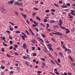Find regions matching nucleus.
Returning a JSON list of instances; mask_svg holds the SVG:
<instances>
[{
  "label": "nucleus",
  "mask_w": 75,
  "mask_h": 75,
  "mask_svg": "<svg viewBox=\"0 0 75 75\" xmlns=\"http://www.w3.org/2000/svg\"><path fill=\"white\" fill-rule=\"evenodd\" d=\"M65 33H66V34H68V33H70V30L67 28H66L65 29Z\"/></svg>",
  "instance_id": "obj_1"
},
{
  "label": "nucleus",
  "mask_w": 75,
  "mask_h": 75,
  "mask_svg": "<svg viewBox=\"0 0 75 75\" xmlns=\"http://www.w3.org/2000/svg\"><path fill=\"white\" fill-rule=\"evenodd\" d=\"M27 45H26V43H24L23 44V48L24 49H25Z\"/></svg>",
  "instance_id": "obj_2"
},
{
  "label": "nucleus",
  "mask_w": 75,
  "mask_h": 75,
  "mask_svg": "<svg viewBox=\"0 0 75 75\" xmlns=\"http://www.w3.org/2000/svg\"><path fill=\"white\" fill-rule=\"evenodd\" d=\"M21 37H22L23 40L25 41V36L22 35V34H21L20 35Z\"/></svg>",
  "instance_id": "obj_3"
},
{
  "label": "nucleus",
  "mask_w": 75,
  "mask_h": 75,
  "mask_svg": "<svg viewBox=\"0 0 75 75\" xmlns=\"http://www.w3.org/2000/svg\"><path fill=\"white\" fill-rule=\"evenodd\" d=\"M56 35H59V36H61V35H62L63 34L59 32H57V33Z\"/></svg>",
  "instance_id": "obj_4"
},
{
  "label": "nucleus",
  "mask_w": 75,
  "mask_h": 75,
  "mask_svg": "<svg viewBox=\"0 0 75 75\" xmlns=\"http://www.w3.org/2000/svg\"><path fill=\"white\" fill-rule=\"evenodd\" d=\"M56 23V21L54 20L50 21V23L51 24H52V23Z\"/></svg>",
  "instance_id": "obj_5"
},
{
  "label": "nucleus",
  "mask_w": 75,
  "mask_h": 75,
  "mask_svg": "<svg viewBox=\"0 0 75 75\" xmlns=\"http://www.w3.org/2000/svg\"><path fill=\"white\" fill-rule=\"evenodd\" d=\"M49 49L50 51H54V50H53V48H52V46H51L50 47H49Z\"/></svg>",
  "instance_id": "obj_6"
},
{
  "label": "nucleus",
  "mask_w": 75,
  "mask_h": 75,
  "mask_svg": "<svg viewBox=\"0 0 75 75\" xmlns=\"http://www.w3.org/2000/svg\"><path fill=\"white\" fill-rule=\"evenodd\" d=\"M15 4H16V5H17V6H20V3H19L18 2H16L15 3Z\"/></svg>",
  "instance_id": "obj_7"
},
{
  "label": "nucleus",
  "mask_w": 75,
  "mask_h": 75,
  "mask_svg": "<svg viewBox=\"0 0 75 75\" xmlns=\"http://www.w3.org/2000/svg\"><path fill=\"white\" fill-rule=\"evenodd\" d=\"M6 56L8 57H9V58H10V57H11V58H13V56H12L11 55H10L8 54H6Z\"/></svg>",
  "instance_id": "obj_8"
},
{
  "label": "nucleus",
  "mask_w": 75,
  "mask_h": 75,
  "mask_svg": "<svg viewBox=\"0 0 75 75\" xmlns=\"http://www.w3.org/2000/svg\"><path fill=\"white\" fill-rule=\"evenodd\" d=\"M29 30L30 31V32L31 33V34H32L33 35H34V34L33 32V31L31 30V28H29Z\"/></svg>",
  "instance_id": "obj_9"
},
{
  "label": "nucleus",
  "mask_w": 75,
  "mask_h": 75,
  "mask_svg": "<svg viewBox=\"0 0 75 75\" xmlns=\"http://www.w3.org/2000/svg\"><path fill=\"white\" fill-rule=\"evenodd\" d=\"M13 3H14V1H8V4H13Z\"/></svg>",
  "instance_id": "obj_10"
},
{
  "label": "nucleus",
  "mask_w": 75,
  "mask_h": 75,
  "mask_svg": "<svg viewBox=\"0 0 75 75\" xmlns=\"http://www.w3.org/2000/svg\"><path fill=\"white\" fill-rule=\"evenodd\" d=\"M67 51H68V54H71V51L69 49H68Z\"/></svg>",
  "instance_id": "obj_11"
},
{
  "label": "nucleus",
  "mask_w": 75,
  "mask_h": 75,
  "mask_svg": "<svg viewBox=\"0 0 75 75\" xmlns=\"http://www.w3.org/2000/svg\"><path fill=\"white\" fill-rule=\"evenodd\" d=\"M59 54L61 57H64V56L63 55V54L62 53L60 52L59 53Z\"/></svg>",
  "instance_id": "obj_12"
},
{
  "label": "nucleus",
  "mask_w": 75,
  "mask_h": 75,
  "mask_svg": "<svg viewBox=\"0 0 75 75\" xmlns=\"http://www.w3.org/2000/svg\"><path fill=\"white\" fill-rule=\"evenodd\" d=\"M69 18H73V16H72L71 15V14H69Z\"/></svg>",
  "instance_id": "obj_13"
},
{
  "label": "nucleus",
  "mask_w": 75,
  "mask_h": 75,
  "mask_svg": "<svg viewBox=\"0 0 75 75\" xmlns=\"http://www.w3.org/2000/svg\"><path fill=\"white\" fill-rule=\"evenodd\" d=\"M68 57H69V59H71V61L72 62H73V61H74V60H73V59H72L71 58V56H69Z\"/></svg>",
  "instance_id": "obj_14"
},
{
  "label": "nucleus",
  "mask_w": 75,
  "mask_h": 75,
  "mask_svg": "<svg viewBox=\"0 0 75 75\" xmlns=\"http://www.w3.org/2000/svg\"><path fill=\"white\" fill-rule=\"evenodd\" d=\"M22 15L23 16L24 18L25 19H26V18H27V15H23V14H22Z\"/></svg>",
  "instance_id": "obj_15"
},
{
  "label": "nucleus",
  "mask_w": 75,
  "mask_h": 75,
  "mask_svg": "<svg viewBox=\"0 0 75 75\" xmlns=\"http://www.w3.org/2000/svg\"><path fill=\"white\" fill-rule=\"evenodd\" d=\"M41 36L42 37H44V38H45V35L44 34H42V33L41 34Z\"/></svg>",
  "instance_id": "obj_16"
},
{
  "label": "nucleus",
  "mask_w": 75,
  "mask_h": 75,
  "mask_svg": "<svg viewBox=\"0 0 75 75\" xmlns=\"http://www.w3.org/2000/svg\"><path fill=\"white\" fill-rule=\"evenodd\" d=\"M52 40L54 42L56 43V40L55 39H54V38H52Z\"/></svg>",
  "instance_id": "obj_17"
},
{
  "label": "nucleus",
  "mask_w": 75,
  "mask_h": 75,
  "mask_svg": "<svg viewBox=\"0 0 75 75\" xmlns=\"http://www.w3.org/2000/svg\"><path fill=\"white\" fill-rule=\"evenodd\" d=\"M35 14H36V13L35 12L33 13L32 14L33 17H34L35 16Z\"/></svg>",
  "instance_id": "obj_18"
},
{
  "label": "nucleus",
  "mask_w": 75,
  "mask_h": 75,
  "mask_svg": "<svg viewBox=\"0 0 75 75\" xmlns=\"http://www.w3.org/2000/svg\"><path fill=\"white\" fill-rule=\"evenodd\" d=\"M36 18L37 19V20H38L39 21H41V19H40V17H37Z\"/></svg>",
  "instance_id": "obj_19"
},
{
  "label": "nucleus",
  "mask_w": 75,
  "mask_h": 75,
  "mask_svg": "<svg viewBox=\"0 0 75 75\" xmlns=\"http://www.w3.org/2000/svg\"><path fill=\"white\" fill-rule=\"evenodd\" d=\"M22 34L23 35H24V36H25V37H26V38H27V36H26V35H25V34H24V33L23 32H21Z\"/></svg>",
  "instance_id": "obj_20"
},
{
  "label": "nucleus",
  "mask_w": 75,
  "mask_h": 75,
  "mask_svg": "<svg viewBox=\"0 0 75 75\" xmlns=\"http://www.w3.org/2000/svg\"><path fill=\"white\" fill-rule=\"evenodd\" d=\"M9 37L10 40H13V38H12V36H11V35H9Z\"/></svg>",
  "instance_id": "obj_21"
},
{
  "label": "nucleus",
  "mask_w": 75,
  "mask_h": 75,
  "mask_svg": "<svg viewBox=\"0 0 75 75\" xmlns=\"http://www.w3.org/2000/svg\"><path fill=\"white\" fill-rule=\"evenodd\" d=\"M60 27H61V28H62L63 30H65V27H64L62 26H60Z\"/></svg>",
  "instance_id": "obj_22"
},
{
  "label": "nucleus",
  "mask_w": 75,
  "mask_h": 75,
  "mask_svg": "<svg viewBox=\"0 0 75 75\" xmlns=\"http://www.w3.org/2000/svg\"><path fill=\"white\" fill-rule=\"evenodd\" d=\"M33 9L34 10H36V11H37V10H38V9L37 8L35 7H33Z\"/></svg>",
  "instance_id": "obj_23"
},
{
  "label": "nucleus",
  "mask_w": 75,
  "mask_h": 75,
  "mask_svg": "<svg viewBox=\"0 0 75 75\" xmlns=\"http://www.w3.org/2000/svg\"><path fill=\"white\" fill-rule=\"evenodd\" d=\"M1 68L2 69H5V67L4 66H1Z\"/></svg>",
  "instance_id": "obj_24"
},
{
  "label": "nucleus",
  "mask_w": 75,
  "mask_h": 75,
  "mask_svg": "<svg viewBox=\"0 0 75 75\" xmlns=\"http://www.w3.org/2000/svg\"><path fill=\"white\" fill-rule=\"evenodd\" d=\"M62 23H59L58 24L59 25V26H60V27H61L62 26Z\"/></svg>",
  "instance_id": "obj_25"
},
{
  "label": "nucleus",
  "mask_w": 75,
  "mask_h": 75,
  "mask_svg": "<svg viewBox=\"0 0 75 75\" xmlns=\"http://www.w3.org/2000/svg\"><path fill=\"white\" fill-rule=\"evenodd\" d=\"M54 4L55 6H56V7H59V6H58V5L55 4V3H54Z\"/></svg>",
  "instance_id": "obj_26"
},
{
  "label": "nucleus",
  "mask_w": 75,
  "mask_h": 75,
  "mask_svg": "<svg viewBox=\"0 0 75 75\" xmlns=\"http://www.w3.org/2000/svg\"><path fill=\"white\" fill-rule=\"evenodd\" d=\"M31 41L32 42H33L34 44V42H35V41L34 40H32Z\"/></svg>",
  "instance_id": "obj_27"
},
{
  "label": "nucleus",
  "mask_w": 75,
  "mask_h": 75,
  "mask_svg": "<svg viewBox=\"0 0 75 75\" xmlns=\"http://www.w3.org/2000/svg\"><path fill=\"white\" fill-rule=\"evenodd\" d=\"M47 45L49 47H51V44H48Z\"/></svg>",
  "instance_id": "obj_28"
},
{
  "label": "nucleus",
  "mask_w": 75,
  "mask_h": 75,
  "mask_svg": "<svg viewBox=\"0 0 75 75\" xmlns=\"http://www.w3.org/2000/svg\"><path fill=\"white\" fill-rule=\"evenodd\" d=\"M61 7H62L63 8H66V7H67V6H64V5H63V6H61Z\"/></svg>",
  "instance_id": "obj_29"
},
{
  "label": "nucleus",
  "mask_w": 75,
  "mask_h": 75,
  "mask_svg": "<svg viewBox=\"0 0 75 75\" xmlns=\"http://www.w3.org/2000/svg\"><path fill=\"white\" fill-rule=\"evenodd\" d=\"M55 73L57 75H59V73L58 72L56 71L55 72Z\"/></svg>",
  "instance_id": "obj_30"
},
{
  "label": "nucleus",
  "mask_w": 75,
  "mask_h": 75,
  "mask_svg": "<svg viewBox=\"0 0 75 75\" xmlns=\"http://www.w3.org/2000/svg\"><path fill=\"white\" fill-rule=\"evenodd\" d=\"M33 55L34 57H35L37 56V54L36 53H33Z\"/></svg>",
  "instance_id": "obj_31"
},
{
  "label": "nucleus",
  "mask_w": 75,
  "mask_h": 75,
  "mask_svg": "<svg viewBox=\"0 0 75 75\" xmlns=\"http://www.w3.org/2000/svg\"><path fill=\"white\" fill-rule=\"evenodd\" d=\"M41 60H42V61H45V59L44 58H41Z\"/></svg>",
  "instance_id": "obj_32"
},
{
  "label": "nucleus",
  "mask_w": 75,
  "mask_h": 75,
  "mask_svg": "<svg viewBox=\"0 0 75 75\" xmlns=\"http://www.w3.org/2000/svg\"><path fill=\"white\" fill-rule=\"evenodd\" d=\"M43 22H44L45 23H46V22H47V20L46 19H45L43 20Z\"/></svg>",
  "instance_id": "obj_33"
},
{
  "label": "nucleus",
  "mask_w": 75,
  "mask_h": 75,
  "mask_svg": "<svg viewBox=\"0 0 75 75\" xmlns=\"http://www.w3.org/2000/svg\"><path fill=\"white\" fill-rule=\"evenodd\" d=\"M42 73V72L41 71H38L37 72L38 74H41Z\"/></svg>",
  "instance_id": "obj_34"
},
{
  "label": "nucleus",
  "mask_w": 75,
  "mask_h": 75,
  "mask_svg": "<svg viewBox=\"0 0 75 75\" xmlns=\"http://www.w3.org/2000/svg\"><path fill=\"white\" fill-rule=\"evenodd\" d=\"M57 61L59 63H61V61H60V59H57Z\"/></svg>",
  "instance_id": "obj_35"
},
{
  "label": "nucleus",
  "mask_w": 75,
  "mask_h": 75,
  "mask_svg": "<svg viewBox=\"0 0 75 75\" xmlns=\"http://www.w3.org/2000/svg\"><path fill=\"white\" fill-rule=\"evenodd\" d=\"M66 5L67 6H71V4H70V3H68L67 4H66Z\"/></svg>",
  "instance_id": "obj_36"
},
{
  "label": "nucleus",
  "mask_w": 75,
  "mask_h": 75,
  "mask_svg": "<svg viewBox=\"0 0 75 75\" xmlns=\"http://www.w3.org/2000/svg\"><path fill=\"white\" fill-rule=\"evenodd\" d=\"M16 33H20V32L19 30H16Z\"/></svg>",
  "instance_id": "obj_37"
},
{
  "label": "nucleus",
  "mask_w": 75,
  "mask_h": 75,
  "mask_svg": "<svg viewBox=\"0 0 75 75\" xmlns=\"http://www.w3.org/2000/svg\"><path fill=\"white\" fill-rule=\"evenodd\" d=\"M23 58L24 59H27V58L25 56H23Z\"/></svg>",
  "instance_id": "obj_38"
},
{
  "label": "nucleus",
  "mask_w": 75,
  "mask_h": 75,
  "mask_svg": "<svg viewBox=\"0 0 75 75\" xmlns=\"http://www.w3.org/2000/svg\"><path fill=\"white\" fill-rule=\"evenodd\" d=\"M55 62L56 63V64H57V65H59V66H60V64H59V63H58V62H57V61L56 60V61H55Z\"/></svg>",
  "instance_id": "obj_39"
},
{
  "label": "nucleus",
  "mask_w": 75,
  "mask_h": 75,
  "mask_svg": "<svg viewBox=\"0 0 75 75\" xmlns=\"http://www.w3.org/2000/svg\"><path fill=\"white\" fill-rule=\"evenodd\" d=\"M62 75H68V74L66 72L64 73V74L62 73Z\"/></svg>",
  "instance_id": "obj_40"
},
{
  "label": "nucleus",
  "mask_w": 75,
  "mask_h": 75,
  "mask_svg": "<svg viewBox=\"0 0 75 75\" xmlns=\"http://www.w3.org/2000/svg\"><path fill=\"white\" fill-rule=\"evenodd\" d=\"M51 11H52V12H55V10L54 9H52L51 10Z\"/></svg>",
  "instance_id": "obj_41"
},
{
  "label": "nucleus",
  "mask_w": 75,
  "mask_h": 75,
  "mask_svg": "<svg viewBox=\"0 0 75 75\" xmlns=\"http://www.w3.org/2000/svg\"><path fill=\"white\" fill-rule=\"evenodd\" d=\"M42 65H43V66H46V64H45V63L44 62L42 63Z\"/></svg>",
  "instance_id": "obj_42"
},
{
  "label": "nucleus",
  "mask_w": 75,
  "mask_h": 75,
  "mask_svg": "<svg viewBox=\"0 0 75 75\" xmlns=\"http://www.w3.org/2000/svg\"><path fill=\"white\" fill-rule=\"evenodd\" d=\"M49 12H50V10H45L46 13H49Z\"/></svg>",
  "instance_id": "obj_43"
},
{
  "label": "nucleus",
  "mask_w": 75,
  "mask_h": 75,
  "mask_svg": "<svg viewBox=\"0 0 75 75\" xmlns=\"http://www.w3.org/2000/svg\"><path fill=\"white\" fill-rule=\"evenodd\" d=\"M34 23L36 25V26H37V23H36V22H35V21H34Z\"/></svg>",
  "instance_id": "obj_44"
},
{
  "label": "nucleus",
  "mask_w": 75,
  "mask_h": 75,
  "mask_svg": "<svg viewBox=\"0 0 75 75\" xmlns=\"http://www.w3.org/2000/svg\"><path fill=\"white\" fill-rule=\"evenodd\" d=\"M35 30L36 31H37V32H38V31H39V30H38V28H35Z\"/></svg>",
  "instance_id": "obj_45"
},
{
  "label": "nucleus",
  "mask_w": 75,
  "mask_h": 75,
  "mask_svg": "<svg viewBox=\"0 0 75 75\" xmlns=\"http://www.w3.org/2000/svg\"><path fill=\"white\" fill-rule=\"evenodd\" d=\"M13 49V46H11L9 47V49L11 50Z\"/></svg>",
  "instance_id": "obj_46"
},
{
  "label": "nucleus",
  "mask_w": 75,
  "mask_h": 75,
  "mask_svg": "<svg viewBox=\"0 0 75 75\" xmlns=\"http://www.w3.org/2000/svg\"><path fill=\"white\" fill-rule=\"evenodd\" d=\"M14 28H15V29H17V28H18V27L17 26H15Z\"/></svg>",
  "instance_id": "obj_47"
},
{
  "label": "nucleus",
  "mask_w": 75,
  "mask_h": 75,
  "mask_svg": "<svg viewBox=\"0 0 75 75\" xmlns=\"http://www.w3.org/2000/svg\"><path fill=\"white\" fill-rule=\"evenodd\" d=\"M9 24H11L13 25H14V23H12V22H9Z\"/></svg>",
  "instance_id": "obj_48"
},
{
  "label": "nucleus",
  "mask_w": 75,
  "mask_h": 75,
  "mask_svg": "<svg viewBox=\"0 0 75 75\" xmlns=\"http://www.w3.org/2000/svg\"><path fill=\"white\" fill-rule=\"evenodd\" d=\"M1 51H2V52H4V50L3 48H2L1 49Z\"/></svg>",
  "instance_id": "obj_49"
},
{
  "label": "nucleus",
  "mask_w": 75,
  "mask_h": 75,
  "mask_svg": "<svg viewBox=\"0 0 75 75\" xmlns=\"http://www.w3.org/2000/svg\"><path fill=\"white\" fill-rule=\"evenodd\" d=\"M46 25H47L46 28H48L49 27V24H47Z\"/></svg>",
  "instance_id": "obj_50"
},
{
  "label": "nucleus",
  "mask_w": 75,
  "mask_h": 75,
  "mask_svg": "<svg viewBox=\"0 0 75 75\" xmlns=\"http://www.w3.org/2000/svg\"><path fill=\"white\" fill-rule=\"evenodd\" d=\"M9 43L10 44H13V42H12V41L10 40L9 41Z\"/></svg>",
  "instance_id": "obj_51"
},
{
  "label": "nucleus",
  "mask_w": 75,
  "mask_h": 75,
  "mask_svg": "<svg viewBox=\"0 0 75 75\" xmlns=\"http://www.w3.org/2000/svg\"><path fill=\"white\" fill-rule=\"evenodd\" d=\"M53 27H54V28H58V27L57 25H56L55 26H54Z\"/></svg>",
  "instance_id": "obj_52"
},
{
  "label": "nucleus",
  "mask_w": 75,
  "mask_h": 75,
  "mask_svg": "<svg viewBox=\"0 0 75 75\" xmlns=\"http://www.w3.org/2000/svg\"><path fill=\"white\" fill-rule=\"evenodd\" d=\"M39 39L40 40V41H42V42H44V41H43V40L42 39L40 38H39Z\"/></svg>",
  "instance_id": "obj_53"
},
{
  "label": "nucleus",
  "mask_w": 75,
  "mask_h": 75,
  "mask_svg": "<svg viewBox=\"0 0 75 75\" xmlns=\"http://www.w3.org/2000/svg\"><path fill=\"white\" fill-rule=\"evenodd\" d=\"M14 54L16 55H18V54L16 52H15Z\"/></svg>",
  "instance_id": "obj_54"
},
{
  "label": "nucleus",
  "mask_w": 75,
  "mask_h": 75,
  "mask_svg": "<svg viewBox=\"0 0 75 75\" xmlns=\"http://www.w3.org/2000/svg\"><path fill=\"white\" fill-rule=\"evenodd\" d=\"M40 24H41V25H42L43 27H45V26L43 24V23H41Z\"/></svg>",
  "instance_id": "obj_55"
},
{
  "label": "nucleus",
  "mask_w": 75,
  "mask_h": 75,
  "mask_svg": "<svg viewBox=\"0 0 75 75\" xmlns=\"http://www.w3.org/2000/svg\"><path fill=\"white\" fill-rule=\"evenodd\" d=\"M50 13L52 15H53V16H54V13L53 12H51Z\"/></svg>",
  "instance_id": "obj_56"
},
{
  "label": "nucleus",
  "mask_w": 75,
  "mask_h": 75,
  "mask_svg": "<svg viewBox=\"0 0 75 75\" xmlns=\"http://www.w3.org/2000/svg\"><path fill=\"white\" fill-rule=\"evenodd\" d=\"M38 51H40L41 50V48L40 47H38Z\"/></svg>",
  "instance_id": "obj_57"
},
{
  "label": "nucleus",
  "mask_w": 75,
  "mask_h": 75,
  "mask_svg": "<svg viewBox=\"0 0 75 75\" xmlns=\"http://www.w3.org/2000/svg\"><path fill=\"white\" fill-rule=\"evenodd\" d=\"M64 49L65 50V52H67V51H68V50H67V48L65 47V48H64Z\"/></svg>",
  "instance_id": "obj_58"
},
{
  "label": "nucleus",
  "mask_w": 75,
  "mask_h": 75,
  "mask_svg": "<svg viewBox=\"0 0 75 75\" xmlns=\"http://www.w3.org/2000/svg\"><path fill=\"white\" fill-rule=\"evenodd\" d=\"M25 31L26 32V33H27V34H28V35H30V34H29V33H28V31H27V30H26Z\"/></svg>",
  "instance_id": "obj_59"
},
{
  "label": "nucleus",
  "mask_w": 75,
  "mask_h": 75,
  "mask_svg": "<svg viewBox=\"0 0 75 75\" xmlns=\"http://www.w3.org/2000/svg\"><path fill=\"white\" fill-rule=\"evenodd\" d=\"M19 8L21 10V11H23V8Z\"/></svg>",
  "instance_id": "obj_60"
},
{
  "label": "nucleus",
  "mask_w": 75,
  "mask_h": 75,
  "mask_svg": "<svg viewBox=\"0 0 75 75\" xmlns=\"http://www.w3.org/2000/svg\"><path fill=\"white\" fill-rule=\"evenodd\" d=\"M3 44L4 45V46H7V44L4 43V42H3Z\"/></svg>",
  "instance_id": "obj_61"
},
{
  "label": "nucleus",
  "mask_w": 75,
  "mask_h": 75,
  "mask_svg": "<svg viewBox=\"0 0 75 75\" xmlns=\"http://www.w3.org/2000/svg\"><path fill=\"white\" fill-rule=\"evenodd\" d=\"M59 3H60V4H62V1H59Z\"/></svg>",
  "instance_id": "obj_62"
},
{
  "label": "nucleus",
  "mask_w": 75,
  "mask_h": 75,
  "mask_svg": "<svg viewBox=\"0 0 75 75\" xmlns=\"http://www.w3.org/2000/svg\"><path fill=\"white\" fill-rule=\"evenodd\" d=\"M14 47L16 48H18V46H17V45H15L14 46Z\"/></svg>",
  "instance_id": "obj_63"
},
{
  "label": "nucleus",
  "mask_w": 75,
  "mask_h": 75,
  "mask_svg": "<svg viewBox=\"0 0 75 75\" xmlns=\"http://www.w3.org/2000/svg\"><path fill=\"white\" fill-rule=\"evenodd\" d=\"M72 6H73V7H75V3L74 4H73L72 5Z\"/></svg>",
  "instance_id": "obj_64"
}]
</instances>
